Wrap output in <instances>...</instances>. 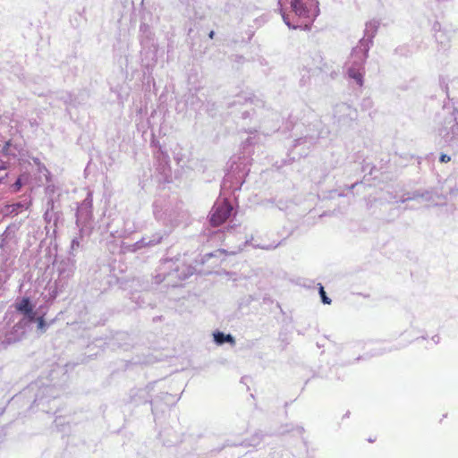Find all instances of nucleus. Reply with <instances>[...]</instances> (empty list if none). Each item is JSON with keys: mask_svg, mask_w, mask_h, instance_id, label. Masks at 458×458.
<instances>
[{"mask_svg": "<svg viewBox=\"0 0 458 458\" xmlns=\"http://www.w3.org/2000/svg\"><path fill=\"white\" fill-rule=\"evenodd\" d=\"M284 23L290 29L310 30L319 14L318 0H278Z\"/></svg>", "mask_w": 458, "mask_h": 458, "instance_id": "obj_1", "label": "nucleus"}, {"mask_svg": "<svg viewBox=\"0 0 458 458\" xmlns=\"http://www.w3.org/2000/svg\"><path fill=\"white\" fill-rule=\"evenodd\" d=\"M437 134L450 144L458 139V108L444 107L435 119Z\"/></svg>", "mask_w": 458, "mask_h": 458, "instance_id": "obj_2", "label": "nucleus"}, {"mask_svg": "<svg viewBox=\"0 0 458 458\" xmlns=\"http://www.w3.org/2000/svg\"><path fill=\"white\" fill-rule=\"evenodd\" d=\"M369 49H363V47L357 45L353 47L350 59L347 62V73L353 79L359 86L363 85V76L365 73L364 64L368 57Z\"/></svg>", "mask_w": 458, "mask_h": 458, "instance_id": "obj_3", "label": "nucleus"}, {"mask_svg": "<svg viewBox=\"0 0 458 458\" xmlns=\"http://www.w3.org/2000/svg\"><path fill=\"white\" fill-rule=\"evenodd\" d=\"M57 277L55 280V293L58 294L67 287L76 270L74 256L62 258L55 262Z\"/></svg>", "mask_w": 458, "mask_h": 458, "instance_id": "obj_4", "label": "nucleus"}, {"mask_svg": "<svg viewBox=\"0 0 458 458\" xmlns=\"http://www.w3.org/2000/svg\"><path fill=\"white\" fill-rule=\"evenodd\" d=\"M92 192L88 191L86 198L78 206L76 212V225L79 227L81 237L89 235L92 231Z\"/></svg>", "mask_w": 458, "mask_h": 458, "instance_id": "obj_5", "label": "nucleus"}, {"mask_svg": "<svg viewBox=\"0 0 458 458\" xmlns=\"http://www.w3.org/2000/svg\"><path fill=\"white\" fill-rule=\"evenodd\" d=\"M232 170L228 172L223 180L222 190H232L233 191L241 190V187L245 182V177L249 173L245 165L242 167V164L236 165L235 167L232 165Z\"/></svg>", "mask_w": 458, "mask_h": 458, "instance_id": "obj_6", "label": "nucleus"}, {"mask_svg": "<svg viewBox=\"0 0 458 458\" xmlns=\"http://www.w3.org/2000/svg\"><path fill=\"white\" fill-rule=\"evenodd\" d=\"M233 211L232 205L226 200L216 201L211 210L210 223L214 226L222 225Z\"/></svg>", "mask_w": 458, "mask_h": 458, "instance_id": "obj_7", "label": "nucleus"}, {"mask_svg": "<svg viewBox=\"0 0 458 458\" xmlns=\"http://www.w3.org/2000/svg\"><path fill=\"white\" fill-rule=\"evenodd\" d=\"M379 27V21L377 20H371L365 25L364 36L359 41V46L363 47V49H370L373 43V38L376 36Z\"/></svg>", "mask_w": 458, "mask_h": 458, "instance_id": "obj_8", "label": "nucleus"}, {"mask_svg": "<svg viewBox=\"0 0 458 458\" xmlns=\"http://www.w3.org/2000/svg\"><path fill=\"white\" fill-rule=\"evenodd\" d=\"M334 117L339 123H347L356 117V110L345 103L338 104L334 108Z\"/></svg>", "mask_w": 458, "mask_h": 458, "instance_id": "obj_9", "label": "nucleus"}, {"mask_svg": "<svg viewBox=\"0 0 458 458\" xmlns=\"http://www.w3.org/2000/svg\"><path fill=\"white\" fill-rule=\"evenodd\" d=\"M18 311L23 314L22 322L24 325L30 324L36 320V313L33 311L30 301L28 298H23L17 305Z\"/></svg>", "mask_w": 458, "mask_h": 458, "instance_id": "obj_10", "label": "nucleus"}, {"mask_svg": "<svg viewBox=\"0 0 458 458\" xmlns=\"http://www.w3.org/2000/svg\"><path fill=\"white\" fill-rule=\"evenodd\" d=\"M168 210V205L165 199H157L153 203V214L157 220L166 221Z\"/></svg>", "mask_w": 458, "mask_h": 458, "instance_id": "obj_11", "label": "nucleus"}, {"mask_svg": "<svg viewBox=\"0 0 458 458\" xmlns=\"http://www.w3.org/2000/svg\"><path fill=\"white\" fill-rule=\"evenodd\" d=\"M59 217V212L55 211V202L53 199H49L47 202V210L44 214V220L47 224L53 223L54 226L56 227Z\"/></svg>", "mask_w": 458, "mask_h": 458, "instance_id": "obj_12", "label": "nucleus"}, {"mask_svg": "<svg viewBox=\"0 0 458 458\" xmlns=\"http://www.w3.org/2000/svg\"><path fill=\"white\" fill-rule=\"evenodd\" d=\"M157 159L159 163V169L161 170V173L165 176H168V174H170L169 156L165 152L161 150V148H159L157 154Z\"/></svg>", "mask_w": 458, "mask_h": 458, "instance_id": "obj_13", "label": "nucleus"}, {"mask_svg": "<svg viewBox=\"0 0 458 458\" xmlns=\"http://www.w3.org/2000/svg\"><path fill=\"white\" fill-rule=\"evenodd\" d=\"M214 341L216 344L221 345L225 343H229L232 345L235 344L234 338L230 334H224L223 332L217 331L213 334Z\"/></svg>", "mask_w": 458, "mask_h": 458, "instance_id": "obj_14", "label": "nucleus"}, {"mask_svg": "<svg viewBox=\"0 0 458 458\" xmlns=\"http://www.w3.org/2000/svg\"><path fill=\"white\" fill-rule=\"evenodd\" d=\"M164 236V233L157 232L153 233L151 236H144L143 238L146 240L147 247H153L159 244L163 241Z\"/></svg>", "mask_w": 458, "mask_h": 458, "instance_id": "obj_15", "label": "nucleus"}, {"mask_svg": "<svg viewBox=\"0 0 458 458\" xmlns=\"http://www.w3.org/2000/svg\"><path fill=\"white\" fill-rule=\"evenodd\" d=\"M253 98L249 96L246 93L239 94L235 97L234 100L233 102L228 103L230 106H236V105H245L248 102H252Z\"/></svg>", "mask_w": 458, "mask_h": 458, "instance_id": "obj_16", "label": "nucleus"}, {"mask_svg": "<svg viewBox=\"0 0 458 458\" xmlns=\"http://www.w3.org/2000/svg\"><path fill=\"white\" fill-rule=\"evenodd\" d=\"M15 233V227L14 226H8L5 231L1 235V243L0 248H3L5 244V242L12 239Z\"/></svg>", "mask_w": 458, "mask_h": 458, "instance_id": "obj_17", "label": "nucleus"}, {"mask_svg": "<svg viewBox=\"0 0 458 458\" xmlns=\"http://www.w3.org/2000/svg\"><path fill=\"white\" fill-rule=\"evenodd\" d=\"M145 247H147L146 240L142 237L140 241L134 242L133 244L127 245L123 248L126 251L135 252Z\"/></svg>", "mask_w": 458, "mask_h": 458, "instance_id": "obj_18", "label": "nucleus"}, {"mask_svg": "<svg viewBox=\"0 0 458 458\" xmlns=\"http://www.w3.org/2000/svg\"><path fill=\"white\" fill-rule=\"evenodd\" d=\"M145 247H147L146 240L142 237L140 241L134 242L133 244L127 245L123 248L126 251L135 252Z\"/></svg>", "mask_w": 458, "mask_h": 458, "instance_id": "obj_19", "label": "nucleus"}, {"mask_svg": "<svg viewBox=\"0 0 458 458\" xmlns=\"http://www.w3.org/2000/svg\"><path fill=\"white\" fill-rule=\"evenodd\" d=\"M53 392H54V388L51 386H46V387L42 388V390H41L42 395L37 394L34 403H38V405L43 403V399H44L43 395L44 394H46L47 396L55 397L53 394Z\"/></svg>", "mask_w": 458, "mask_h": 458, "instance_id": "obj_20", "label": "nucleus"}, {"mask_svg": "<svg viewBox=\"0 0 458 458\" xmlns=\"http://www.w3.org/2000/svg\"><path fill=\"white\" fill-rule=\"evenodd\" d=\"M183 268L187 269V273H180L179 274V267L178 266H175L174 267V272L176 273L177 275V277L181 280H184L186 279L190 275H191V267H185L183 266Z\"/></svg>", "mask_w": 458, "mask_h": 458, "instance_id": "obj_21", "label": "nucleus"}, {"mask_svg": "<svg viewBox=\"0 0 458 458\" xmlns=\"http://www.w3.org/2000/svg\"><path fill=\"white\" fill-rule=\"evenodd\" d=\"M10 208H11L10 212L14 213V215H17L20 212L21 208H28V205L21 203V202H17V203L11 205Z\"/></svg>", "mask_w": 458, "mask_h": 458, "instance_id": "obj_22", "label": "nucleus"}, {"mask_svg": "<svg viewBox=\"0 0 458 458\" xmlns=\"http://www.w3.org/2000/svg\"><path fill=\"white\" fill-rule=\"evenodd\" d=\"M427 195H428V192H426V193L415 192V193L412 194V196L408 195L407 197L403 198L402 199V202H405V201L411 200V199H417L419 198H423V199H428Z\"/></svg>", "mask_w": 458, "mask_h": 458, "instance_id": "obj_23", "label": "nucleus"}, {"mask_svg": "<svg viewBox=\"0 0 458 458\" xmlns=\"http://www.w3.org/2000/svg\"><path fill=\"white\" fill-rule=\"evenodd\" d=\"M138 230V227L136 226H128L127 225V223H125L124 225V229L123 231L121 233L120 236L121 237H125L127 235H130L132 233L136 232Z\"/></svg>", "mask_w": 458, "mask_h": 458, "instance_id": "obj_24", "label": "nucleus"}, {"mask_svg": "<svg viewBox=\"0 0 458 458\" xmlns=\"http://www.w3.org/2000/svg\"><path fill=\"white\" fill-rule=\"evenodd\" d=\"M319 295L321 297V301H322L323 303H325V304H330L331 303V299L327 296L326 292H325L323 286H321V285L319 287Z\"/></svg>", "mask_w": 458, "mask_h": 458, "instance_id": "obj_25", "label": "nucleus"}, {"mask_svg": "<svg viewBox=\"0 0 458 458\" xmlns=\"http://www.w3.org/2000/svg\"><path fill=\"white\" fill-rule=\"evenodd\" d=\"M80 247V241L78 238H73L71 242V247H70V257L74 256L72 252L76 250Z\"/></svg>", "mask_w": 458, "mask_h": 458, "instance_id": "obj_26", "label": "nucleus"}, {"mask_svg": "<svg viewBox=\"0 0 458 458\" xmlns=\"http://www.w3.org/2000/svg\"><path fill=\"white\" fill-rule=\"evenodd\" d=\"M175 265V261H174L173 259H165L162 265V270H166L168 268H173L174 266Z\"/></svg>", "mask_w": 458, "mask_h": 458, "instance_id": "obj_27", "label": "nucleus"}, {"mask_svg": "<svg viewBox=\"0 0 458 458\" xmlns=\"http://www.w3.org/2000/svg\"><path fill=\"white\" fill-rule=\"evenodd\" d=\"M279 245V243H276V244H267V245H254L255 248H259V249H262V250H274L276 249L277 246Z\"/></svg>", "mask_w": 458, "mask_h": 458, "instance_id": "obj_28", "label": "nucleus"}, {"mask_svg": "<svg viewBox=\"0 0 458 458\" xmlns=\"http://www.w3.org/2000/svg\"><path fill=\"white\" fill-rule=\"evenodd\" d=\"M22 186L21 178H18L15 182L12 185L13 191L18 192Z\"/></svg>", "mask_w": 458, "mask_h": 458, "instance_id": "obj_29", "label": "nucleus"}, {"mask_svg": "<svg viewBox=\"0 0 458 458\" xmlns=\"http://www.w3.org/2000/svg\"><path fill=\"white\" fill-rule=\"evenodd\" d=\"M37 320H38V328L40 330H45L46 324H45L44 318L42 317H39L37 318Z\"/></svg>", "mask_w": 458, "mask_h": 458, "instance_id": "obj_30", "label": "nucleus"}, {"mask_svg": "<svg viewBox=\"0 0 458 458\" xmlns=\"http://www.w3.org/2000/svg\"><path fill=\"white\" fill-rule=\"evenodd\" d=\"M439 159H440V162H442V163H447L451 160V157H450V156H448L446 154H442L440 156Z\"/></svg>", "mask_w": 458, "mask_h": 458, "instance_id": "obj_31", "label": "nucleus"}, {"mask_svg": "<svg viewBox=\"0 0 458 458\" xmlns=\"http://www.w3.org/2000/svg\"><path fill=\"white\" fill-rule=\"evenodd\" d=\"M7 168V164L6 162L3 161V160H0V171L2 170H5Z\"/></svg>", "mask_w": 458, "mask_h": 458, "instance_id": "obj_32", "label": "nucleus"}, {"mask_svg": "<svg viewBox=\"0 0 458 458\" xmlns=\"http://www.w3.org/2000/svg\"><path fill=\"white\" fill-rule=\"evenodd\" d=\"M370 104H371V101L369 98L363 100V106H370Z\"/></svg>", "mask_w": 458, "mask_h": 458, "instance_id": "obj_33", "label": "nucleus"}, {"mask_svg": "<svg viewBox=\"0 0 458 458\" xmlns=\"http://www.w3.org/2000/svg\"><path fill=\"white\" fill-rule=\"evenodd\" d=\"M439 336L438 335H434L432 337V341L435 343V344H438L439 343Z\"/></svg>", "mask_w": 458, "mask_h": 458, "instance_id": "obj_34", "label": "nucleus"}, {"mask_svg": "<svg viewBox=\"0 0 458 458\" xmlns=\"http://www.w3.org/2000/svg\"><path fill=\"white\" fill-rule=\"evenodd\" d=\"M9 146H10V142H6V144L3 148V152H6Z\"/></svg>", "mask_w": 458, "mask_h": 458, "instance_id": "obj_35", "label": "nucleus"}, {"mask_svg": "<svg viewBox=\"0 0 458 458\" xmlns=\"http://www.w3.org/2000/svg\"><path fill=\"white\" fill-rule=\"evenodd\" d=\"M443 36V33L442 32H438L437 35H436V38L437 40H440V38H442Z\"/></svg>", "mask_w": 458, "mask_h": 458, "instance_id": "obj_36", "label": "nucleus"}, {"mask_svg": "<svg viewBox=\"0 0 458 458\" xmlns=\"http://www.w3.org/2000/svg\"><path fill=\"white\" fill-rule=\"evenodd\" d=\"M302 141H304V140H303V139H298V140H295V142H296V143H295V146H296V145L301 144Z\"/></svg>", "mask_w": 458, "mask_h": 458, "instance_id": "obj_37", "label": "nucleus"}, {"mask_svg": "<svg viewBox=\"0 0 458 458\" xmlns=\"http://www.w3.org/2000/svg\"><path fill=\"white\" fill-rule=\"evenodd\" d=\"M7 175H8V174H6L4 176H3V177H1V178H0V183L4 182L5 178L7 177Z\"/></svg>", "mask_w": 458, "mask_h": 458, "instance_id": "obj_38", "label": "nucleus"}, {"mask_svg": "<svg viewBox=\"0 0 458 458\" xmlns=\"http://www.w3.org/2000/svg\"><path fill=\"white\" fill-rule=\"evenodd\" d=\"M214 36H215V32H214L213 30H211V31L209 32V34H208V37H209L210 38H214Z\"/></svg>", "mask_w": 458, "mask_h": 458, "instance_id": "obj_39", "label": "nucleus"}, {"mask_svg": "<svg viewBox=\"0 0 458 458\" xmlns=\"http://www.w3.org/2000/svg\"><path fill=\"white\" fill-rule=\"evenodd\" d=\"M174 158L177 160V162L179 163L180 162V158H177V157H174Z\"/></svg>", "mask_w": 458, "mask_h": 458, "instance_id": "obj_40", "label": "nucleus"}]
</instances>
